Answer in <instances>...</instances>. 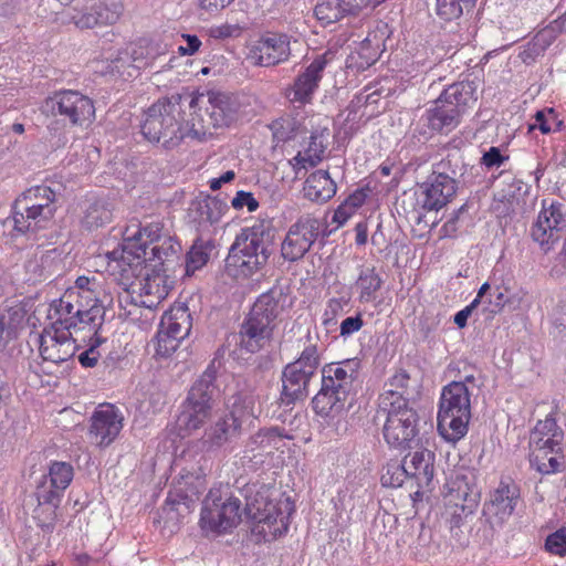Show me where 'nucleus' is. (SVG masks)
<instances>
[{
  "instance_id": "57",
  "label": "nucleus",
  "mask_w": 566,
  "mask_h": 566,
  "mask_svg": "<svg viewBox=\"0 0 566 566\" xmlns=\"http://www.w3.org/2000/svg\"><path fill=\"white\" fill-rule=\"evenodd\" d=\"M558 35L559 33L548 24L536 33L530 45V50L533 54L539 55L556 40Z\"/></svg>"
},
{
  "instance_id": "55",
  "label": "nucleus",
  "mask_w": 566,
  "mask_h": 566,
  "mask_svg": "<svg viewBox=\"0 0 566 566\" xmlns=\"http://www.w3.org/2000/svg\"><path fill=\"white\" fill-rule=\"evenodd\" d=\"M87 348L78 355V361L83 367L96 366L102 353L101 346L106 343L103 336L88 337Z\"/></svg>"
},
{
  "instance_id": "30",
  "label": "nucleus",
  "mask_w": 566,
  "mask_h": 566,
  "mask_svg": "<svg viewBox=\"0 0 566 566\" xmlns=\"http://www.w3.org/2000/svg\"><path fill=\"white\" fill-rule=\"evenodd\" d=\"M180 244L170 235L161 239L156 245L148 249L147 263H151L154 268L161 266V271L171 270V265L178 262Z\"/></svg>"
},
{
  "instance_id": "27",
  "label": "nucleus",
  "mask_w": 566,
  "mask_h": 566,
  "mask_svg": "<svg viewBox=\"0 0 566 566\" xmlns=\"http://www.w3.org/2000/svg\"><path fill=\"white\" fill-rule=\"evenodd\" d=\"M272 332L271 326L249 314L239 332L240 346L249 353H256L269 342Z\"/></svg>"
},
{
  "instance_id": "45",
  "label": "nucleus",
  "mask_w": 566,
  "mask_h": 566,
  "mask_svg": "<svg viewBox=\"0 0 566 566\" xmlns=\"http://www.w3.org/2000/svg\"><path fill=\"white\" fill-rule=\"evenodd\" d=\"M476 0H436V14L443 21H454L470 11Z\"/></svg>"
},
{
  "instance_id": "47",
  "label": "nucleus",
  "mask_w": 566,
  "mask_h": 566,
  "mask_svg": "<svg viewBox=\"0 0 566 566\" xmlns=\"http://www.w3.org/2000/svg\"><path fill=\"white\" fill-rule=\"evenodd\" d=\"M17 199L25 201L27 205L34 203L42 207L56 208V191L48 185L31 187Z\"/></svg>"
},
{
  "instance_id": "62",
  "label": "nucleus",
  "mask_w": 566,
  "mask_h": 566,
  "mask_svg": "<svg viewBox=\"0 0 566 566\" xmlns=\"http://www.w3.org/2000/svg\"><path fill=\"white\" fill-rule=\"evenodd\" d=\"M545 547L552 554L566 555V528H560L551 534L546 538Z\"/></svg>"
},
{
  "instance_id": "2",
  "label": "nucleus",
  "mask_w": 566,
  "mask_h": 566,
  "mask_svg": "<svg viewBox=\"0 0 566 566\" xmlns=\"http://www.w3.org/2000/svg\"><path fill=\"white\" fill-rule=\"evenodd\" d=\"M244 496L242 515L254 522L252 534L256 542H271L287 532L294 505L289 497L273 502L269 500V489L248 484L240 491Z\"/></svg>"
},
{
  "instance_id": "10",
  "label": "nucleus",
  "mask_w": 566,
  "mask_h": 566,
  "mask_svg": "<svg viewBox=\"0 0 566 566\" xmlns=\"http://www.w3.org/2000/svg\"><path fill=\"white\" fill-rule=\"evenodd\" d=\"M241 499L228 486L211 489L206 495L200 515V526L216 533H227L237 527L242 518Z\"/></svg>"
},
{
  "instance_id": "43",
  "label": "nucleus",
  "mask_w": 566,
  "mask_h": 566,
  "mask_svg": "<svg viewBox=\"0 0 566 566\" xmlns=\"http://www.w3.org/2000/svg\"><path fill=\"white\" fill-rule=\"evenodd\" d=\"M563 125V122L557 118L554 109L538 111L534 116V123L518 128L517 137L533 134L537 129L543 134L556 133L562 129Z\"/></svg>"
},
{
  "instance_id": "1",
  "label": "nucleus",
  "mask_w": 566,
  "mask_h": 566,
  "mask_svg": "<svg viewBox=\"0 0 566 566\" xmlns=\"http://www.w3.org/2000/svg\"><path fill=\"white\" fill-rule=\"evenodd\" d=\"M274 247V229L270 222L244 228L235 237L224 261V272L232 279H248L261 271Z\"/></svg>"
},
{
  "instance_id": "53",
  "label": "nucleus",
  "mask_w": 566,
  "mask_h": 566,
  "mask_svg": "<svg viewBox=\"0 0 566 566\" xmlns=\"http://www.w3.org/2000/svg\"><path fill=\"white\" fill-rule=\"evenodd\" d=\"M75 286L80 291V297L87 298V302L94 301V303H95V302H106L107 301L106 295H104L103 298H101V293L103 290H102L101 283L96 280L95 276H92V277L85 276V275L78 276L75 281Z\"/></svg>"
},
{
  "instance_id": "11",
  "label": "nucleus",
  "mask_w": 566,
  "mask_h": 566,
  "mask_svg": "<svg viewBox=\"0 0 566 566\" xmlns=\"http://www.w3.org/2000/svg\"><path fill=\"white\" fill-rule=\"evenodd\" d=\"M206 488L205 474L199 469L198 474L187 472L169 492L165 505L159 511V517L164 521L165 527L177 525L182 511H188L190 505L199 497Z\"/></svg>"
},
{
  "instance_id": "15",
  "label": "nucleus",
  "mask_w": 566,
  "mask_h": 566,
  "mask_svg": "<svg viewBox=\"0 0 566 566\" xmlns=\"http://www.w3.org/2000/svg\"><path fill=\"white\" fill-rule=\"evenodd\" d=\"M562 207L558 202H552L546 208L544 203L536 222L532 227L531 235L545 253L563 238L564 244L560 255L566 260V219L562 212Z\"/></svg>"
},
{
  "instance_id": "9",
  "label": "nucleus",
  "mask_w": 566,
  "mask_h": 566,
  "mask_svg": "<svg viewBox=\"0 0 566 566\" xmlns=\"http://www.w3.org/2000/svg\"><path fill=\"white\" fill-rule=\"evenodd\" d=\"M386 399L379 405V412L386 416L382 427V436L391 449L405 451L419 444V416L412 406L402 402L401 406L392 405ZM401 405V400L397 402Z\"/></svg>"
},
{
  "instance_id": "21",
  "label": "nucleus",
  "mask_w": 566,
  "mask_h": 566,
  "mask_svg": "<svg viewBox=\"0 0 566 566\" xmlns=\"http://www.w3.org/2000/svg\"><path fill=\"white\" fill-rule=\"evenodd\" d=\"M56 208L42 207L15 199L13 206V230L19 234H33L38 230L46 228L54 217Z\"/></svg>"
},
{
  "instance_id": "12",
  "label": "nucleus",
  "mask_w": 566,
  "mask_h": 566,
  "mask_svg": "<svg viewBox=\"0 0 566 566\" xmlns=\"http://www.w3.org/2000/svg\"><path fill=\"white\" fill-rule=\"evenodd\" d=\"M327 237L322 221L313 214H303L292 223L281 243V255L287 262L302 260L319 237Z\"/></svg>"
},
{
  "instance_id": "5",
  "label": "nucleus",
  "mask_w": 566,
  "mask_h": 566,
  "mask_svg": "<svg viewBox=\"0 0 566 566\" xmlns=\"http://www.w3.org/2000/svg\"><path fill=\"white\" fill-rule=\"evenodd\" d=\"M470 387L452 381L441 392L438 411V430L448 441H458L468 432L471 419Z\"/></svg>"
},
{
  "instance_id": "24",
  "label": "nucleus",
  "mask_w": 566,
  "mask_h": 566,
  "mask_svg": "<svg viewBox=\"0 0 566 566\" xmlns=\"http://www.w3.org/2000/svg\"><path fill=\"white\" fill-rule=\"evenodd\" d=\"M287 300L283 287L274 286L258 297L249 314L273 328L274 321L287 306Z\"/></svg>"
},
{
  "instance_id": "23",
  "label": "nucleus",
  "mask_w": 566,
  "mask_h": 566,
  "mask_svg": "<svg viewBox=\"0 0 566 566\" xmlns=\"http://www.w3.org/2000/svg\"><path fill=\"white\" fill-rule=\"evenodd\" d=\"M518 499L514 485L501 483L491 495L490 501L483 505V517L495 520L496 524H504L513 514Z\"/></svg>"
},
{
  "instance_id": "29",
  "label": "nucleus",
  "mask_w": 566,
  "mask_h": 566,
  "mask_svg": "<svg viewBox=\"0 0 566 566\" xmlns=\"http://www.w3.org/2000/svg\"><path fill=\"white\" fill-rule=\"evenodd\" d=\"M207 99L210 105L207 111L216 126H228L237 118L238 103L234 97L226 93L208 92Z\"/></svg>"
},
{
  "instance_id": "20",
  "label": "nucleus",
  "mask_w": 566,
  "mask_h": 566,
  "mask_svg": "<svg viewBox=\"0 0 566 566\" xmlns=\"http://www.w3.org/2000/svg\"><path fill=\"white\" fill-rule=\"evenodd\" d=\"M290 36L284 33H268L251 48L249 57L260 66H272L285 62L291 55Z\"/></svg>"
},
{
  "instance_id": "25",
  "label": "nucleus",
  "mask_w": 566,
  "mask_h": 566,
  "mask_svg": "<svg viewBox=\"0 0 566 566\" xmlns=\"http://www.w3.org/2000/svg\"><path fill=\"white\" fill-rule=\"evenodd\" d=\"M434 453L428 449L408 453L403 458L410 479L416 481L419 489L430 488L434 476Z\"/></svg>"
},
{
  "instance_id": "13",
  "label": "nucleus",
  "mask_w": 566,
  "mask_h": 566,
  "mask_svg": "<svg viewBox=\"0 0 566 566\" xmlns=\"http://www.w3.org/2000/svg\"><path fill=\"white\" fill-rule=\"evenodd\" d=\"M109 259L112 275L125 290L136 285L147 264V255L136 240H124L122 249L112 251Z\"/></svg>"
},
{
  "instance_id": "31",
  "label": "nucleus",
  "mask_w": 566,
  "mask_h": 566,
  "mask_svg": "<svg viewBox=\"0 0 566 566\" xmlns=\"http://www.w3.org/2000/svg\"><path fill=\"white\" fill-rule=\"evenodd\" d=\"M160 326L172 337L185 339L192 328V317L185 304L172 306L163 317Z\"/></svg>"
},
{
  "instance_id": "40",
  "label": "nucleus",
  "mask_w": 566,
  "mask_h": 566,
  "mask_svg": "<svg viewBox=\"0 0 566 566\" xmlns=\"http://www.w3.org/2000/svg\"><path fill=\"white\" fill-rule=\"evenodd\" d=\"M163 229L164 226L161 222H149L132 233L127 229L124 240H136L140 249L145 251V255H147L150 247L156 245L157 242H160L161 239L168 235L163 233Z\"/></svg>"
},
{
  "instance_id": "58",
  "label": "nucleus",
  "mask_w": 566,
  "mask_h": 566,
  "mask_svg": "<svg viewBox=\"0 0 566 566\" xmlns=\"http://www.w3.org/2000/svg\"><path fill=\"white\" fill-rule=\"evenodd\" d=\"M390 35V30L387 23L378 22L374 30H371L363 42L376 51L384 52L386 49V41Z\"/></svg>"
},
{
  "instance_id": "22",
  "label": "nucleus",
  "mask_w": 566,
  "mask_h": 566,
  "mask_svg": "<svg viewBox=\"0 0 566 566\" xmlns=\"http://www.w3.org/2000/svg\"><path fill=\"white\" fill-rule=\"evenodd\" d=\"M90 433L98 447H108L123 429L124 417L114 405H101L92 416Z\"/></svg>"
},
{
  "instance_id": "44",
  "label": "nucleus",
  "mask_w": 566,
  "mask_h": 566,
  "mask_svg": "<svg viewBox=\"0 0 566 566\" xmlns=\"http://www.w3.org/2000/svg\"><path fill=\"white\" fill-rule=\"evenodd\" d=\"M214 245L210 241L197 240L190 251L187 253L185 271L187 275H192L207 264L210 253Z\"/></svg>"
},
{
  "instance_id": "51",
  "label": "nucleus",
  "mask_w": 566,
  "mask_h": 566,
  "mask_svg": "<svg viewBox=\"0 0 566 566\" xmlns=\"http://www.w3.org/2000/svg\"><path fill=\"white\" fill-rule=\"evenodd\" d=\"M98 18L99 25H112L118 21L123 13V4L119 0H106L93 6Z\"/></svg>"
},
{
  "instance_id": "18",
  "label": "nucleus",
  "mask_w": 566,
  "mask_h": 566,
  "mask_svg": "<svg viewBox=\"0 0 566 566\" xmlns=\"http://www.w3.org/2000/svg\"><path fill=\"white\" fill-rule=\"evenodd\" d=\"M327 65L325 55L316 56L308 65L301 71L286 90V97L292 104L303 106L312 102L316 90L323 78Z\"/></svg>"
},
{
  "instance_id": "7",
  "label": "nucleus",
  "mask_w": 566,
  "mask_h": 566,
  "mask_svg": "<svg viewBox=\"0 0 566 566\" xmlns=\"http://www.w3.org/2000/svg\"><path fill=\"white\" fill-rule=\"evenodd\" d=\"M475 102V86L472 82L449 85L437 98L434 108L428 112V126L434 132L448 134L459 125L460 117Z\"/></svg>"
},
{
  "instance_id": "26",
  "label": "nucleus",
  "mask_w": 566,
  "mask_h": 566,
  "mask_svg": "<svg viewBox=\"0 0 566 566\" xmlns=\"http://www.w3.org/2000/svg\"><path fill=\"white\" fill-rule=\"evenodd\" d=\"M564 440V431L558 427L556 419L548 415L544 420H539L531 433V449L551 450L560 452Z\"/></svg>"
},
{
  "instance_id": "3",
  "label": "nucleus",
  "mask_w": 566,
  "mask_h": 566,
  "mask_svg": "<svg viewBox=\"0 0 566 566\" xmlns=\"http://www.w3.org/2000/svg\"><path fill=\"white\" fill-rule=\"evenodd\" d=\"M360 366L358 358H352L323 367L322 386L312 400L313 409L317 415L328 417L344 410L347 398L355 391Z\"/></svg>"
},
{
  "instance_id": "50",
  "label": "nucleus",
  "mask_w": 566,
  "mask_h": 566,
  "mask_svg": "<svg viewBox=\"0 0 566 566\" xmlns=\"http://www.w3.org/2000/svg\"><path fill=\"white\" fill-rule=\"evenodd\" d=\"M314 13L317 20L325 25L335 23L346 15L340 0H324L316 4Z\"/></svg>"
},
{
  "instance_id": "19",
  "label": "nucleus",
  "mask_w": 566,
  "mask_h": 566,
  "mask_svg": "<svg viewBox=\"0 0 566 566\" xmlns=\"http://www.w3.org/2000/svg\"><path fill=\"white\" fill-rule=\"evenodd\" d=\"M39 352L44 364L60 366L73 358L76 353V339L72 333L52 328L44 329L38 337Z\"/></svg>"
},
{
  "instance_id": "39",
  "label": "nucleus",
  "mask_w": 566,
  "mask_h": 566,
  "mask_svg": "<svg viewBox=\"0 0 566 566\" xmlns=\"http://www.w3.org/2000/svg\"><path fill=\"white\" fill-rule=\"evenodd\" d=\"M274 142H291L296 138L305 140L307 137L303 136V132L307 129L306 125H302L293 116H284L274 120L270 125Z\"/></svg>"
},
{
  "instance_id": "52",
  "label": "nucleus",
  "mask_w": 566,
  "mask_h": 566,
  "mask_svg": "<svg viewBox=\"0 0 566 566\" xmlns=\"http://www.w3.org/2000/svg\"><path fill=\"white\" fill-rule=\"evenodd\" d=\"M405 461H392L386 467L385 473L381 475V484L389 488H399L406 479H410Z\"/></svg>"
},
{
  "instance_id": "46",
  "label": "nucleus",
  "mask_w": 566,
  "mask_h": 566,
  "mask_svg": "<svg viewBox=\"0 0 566 566\" xmlns=\"http://www.w3.org/2000/svg\"><path fill=\"white\" fill-rule=\"evenodd\" d=\"M78 307L80 305L75 306L70 301L61 298L59 304L54 307L56 319L52 324V328L72 333V328L75 327L76 317L78 315Z\"/></svg>"
},
{
  "instance_id": "32",
  "label": "nucleus",
  "mask_w": 566,
  "mask_h": 566,
  "mask_svg": "<svg viewBox=\"0 0 566 566\" xmlns=\"http://www.w3.org/2000/svg\"><path fill=\"white\" fill-rule=\"evenodd\" d=\"M214 382L216 371L209 367L191 386L186 399L201 403L203 408L212 411L214 396L218 392Z\"/></svg>"
},
{
  "instance_id": "63",
  "label": "nucleus",
  "mask_w": 566,
  "mask_h": 566,
  "mask_svg": "<svg viewBox=\"0 0 566 566\" xmlns=\"http://www.w3.org/2000/svg\"><path fill=\"white\" fill-rule=\"evenodd\" d=\"M73 23L78 29H93L95 27H98V18L95 14V10L93 7L90 8L86 12H77L76 14L72 15Z\"/></svg>"
},
{
  "instance_id": "64",
  "label": "nucleus",
  "mask_w": 566,
  "mask_h": 566,
  "mask_svg": "<svg viewBox=\"0 0 566 566\" xmlns=\"http://www.w3.org/2000/svg\"><path fill=\"white\" fill-rule=\"evenodd\" d=\"M231 205L237 210L247 207L248 211L250 212H253L259 208V202L253 197V195L243 190L237 192L235 197L231 201Z\"/></svg>"
},
{
  "instance_id": "37",
  "label": "nucleus",
  "mask_w": 566,
  "mask_h": 566,
  "mask_svg": "<svg viewBox=\"0 0 566 566\" xmlns=\"http://www.w3.org/2000/svg\"><path fill=\"white\" fill-rule=\"evenodd\" d=\"M384 281L374 266H363L356 281L359 291L360 303H370L377 298V292L381 289Z\"/></svg>"
},
{
  "instance_id": "8",
  "label": "nucleus",
  "mask_w": 566,
  "mask_h": 566,
  "mask_svg": "<svg viewBox=\"0 0 566 566\" xmlns=\"http://www.w3.org/2000/svg\"><path fill=\"white\" fill-rule=\"evenodd\" d=\"M205 97H207V94L186 91L158 99L146 113V119L140 126L143 136L147 142H160L161 138H164V142H171L172 136H168V132L176 120L177 107L182 101H188L189 107L196 111L200 107Z\"/></svg>"
},
{
  "instance_id": "38",
  "label": "nucleus",
  "mask_w": 566,
  "mask_h": 566,
  "mask_svg": "<svg viewBox=\"0 0 566 566\" xmlns=\"http://www.w3.org/2000/svg\"><path fill=\"white\" fill-rule=\"evenodd\" d=\"M324 154V144H308L307 149L298 151L296 156L289 160L295 178L304 177L310 168H314L323 160Z\"/></svg>"
},
{
  "instance_id": "28",
  "label": "nucleus",
  "mask_w": 566,
  "mask_h": 566,
  "mask_svg": "<svg viewBox=\"0 0 566 566\" xmlns=\"http://www.w3.org/2000/svg\"><path fill=\"white\" fill-rule=\"evenodd\" d=\"M105 319V302H95L88 308H84L81 303L78 307V315L76 317L75 327L72 331L77 334L86 332L81 338L85 342L88 337L101 336L99 331Z\"/></svg>"
},
{
  "instance_id": "54",
  "label": "nucleus",
  "mask_w": 566,
  "mask_h": 566,
  "mask_svg": "<svg viewBox=\"0 0 566 566\" xmlns=\"http://www.w3.org/2000/svg\"><path fill=\"white\" fill-rule=\"evenodd\" d=\"M450 499L451 501H458L459 505H463L468 513H474L480 503V493L464 484L463 486L460 485L455 493L450 495Z\"/></svg>"
},
{
  "instance_id": "60",
  "label": "nucleus",
  "mask_w": 566,
  "mask_h": 566,
  "mask_svg": "<svg viewBox=\"0 0 566 566\" xmlns=\"http://www.w3.org/2000/svg\"><path fill=\"white\" fill-rule=\"evenodd\" d=\"M499 527H502V524H496L495 520L483 517L480 520V526L473 537L481 545L491 544Z\"/></svg>"
},
{
  "instance_id": "4",
  "label": "nucleus",
  "mask_w": 566,
  "mask_h": 566,
  "mask_svg": "<svg viewBox=\"0 0 566 566\" xmlns=\"http://www.w3.org/2000/svg\"><path fill=\"white\" fill-rule=\"evenodd\" d=\"M255 397L247 391L232 395L227 403V412L218 417L196 446L201 452H214L240 437L243 423L256 418Z\"/></svg>"
},
{
  "instance_id": "56",
  "label": "nucleus",
  "mask_w": 566,
  "mask_h": 566,
  "mask_svg": "<svg viewBox=\"0 0 566 566\" xmlns=\"http://www.w3.org/2000/svg\"><path fill=\"white\" fill-rule=\"evenodd\" d=\"M315 172L317 179V198H314V202H326L336 193V184L329 177L328 171L318 170Z\"/></svg>"
},
{
  "instance_id": "49",
  "label": "nucleus",
  "mask_w": 566,
  "mask_h": 566,
  "mask_svg": "<svg viewBox=\"0 0 566 566\" xmlns=\"http://www.w3.org/2000/svg\"><path fill=\"white\" fill-rule=\"evenodd\" d=\"M302 125H306L307 129L303 132V136L310 142L318 139H327L331 136V128L333 120L323 114L312 116L307 122H303Z\"/></svg>"
},
{
  "instance_id": "34",
  "label": "nucleus",
  "mask_w": 566,
  "mask_h": 566,
  "mask_svg": "<svg viewBox=\"0 0 566 566\" xmlns=\"http://www.w3.org/2000/svg\"><path fill=\"white\" fill-rule=\"evenodd\" d=\"M163 280L159 276L150 277L148 273L138 281V298L143 307L156 308L167 296L165 286L161 285Z\"/></svg>"
},
{
  "instance_id": "61",
  "label": "nucleus",
  "mask_w": 566,
  "mask_h": 566,
  "mask_svg": "<svg viewBox=\"0 0 566 566\" xmlns=\"http://www.w3.org/2000/svg\"><path fill=\"white\" fill-rule=\"evenodd\" d=\"M122 287V292H118L117 293V303H118V307L120 310L119 312V317H124V318H128L129 316H132L134 314V312L129 308V306L136 308L137 306H140L139 304V298L138 296L137 297H134L133 294L130 293V289H126L125 290V286H120Z\"/></svg>"
},
{
  "instance_id": "59",
  "label": "nucleus",
  "mask_w": 566,
  "mask_h": 566,
  "mask_svg": "<svg viewBox=\"0 0 566 566\" xmlns=\"http://www.w3.org/2000/svg\"><path fill=\"white\" fill-rule=\"evenodd\" d=\"M156 354L161 357L171 355L179 346L181 339L172 337L170 333L164 329L161 326L156 335Z\"/></svg>"
},
{
  "instance_id": "6",
  "label": "nucleus",
  "mask_w": 566,
  "mask_h": 566,
  "mask_svg": "<svg viewBox=\"0 0 566 566\" xmlns=\"http://www.w3.org/2000/svg\"><path fill=\"white\" fill-rule=\"evenodd\" d=\"M321 365L317 337L313 338L307 332L304 347L292 363H289L282 371L281 401L285 406L303 400L308 396V385Z\"/></svg>"
},
{
  "instance_id": "41",
  "label": "nucleus",
  "mask_w": 566,
  "mask_h": 566,
  "mask_svg": "<svg viewBox=\"0 0 566 566\" xmlns=\"http://www.w3.org/2000/svg\"><path fill=\"white\" fill-rule=\"evenodd\" d=\"M25 318V311L21 306L9 307L0 315V345L17 337L22 328Z\"/></svg>"
},
{
  "instance_id": "48",
  "label": "nucleus",
  "mask_w": 566,
  "mask_h": 566,
  "mask_svg": "<svg viewBox=\"0 0 566 566\" xmlns=\"http://www.w3.org/2000/svg\"><path fill=\"white\" fill-rule=\"evenodd\" d=\"M227 210V202L218 197H207L205 200L198 202V214L200 219L210 224L219 222Z\"/></svg>"
},
{
  "instance_id": "14",
  "label": "nucleus",
  "mask_w": 566,
  "mask_h": 566,
  "mask_svg": "<svg viewBox=\"0 0 566 566\" xmlns=\"http://www.w3.org/2000/svg\"><path fill=\"white\" fill-rule=\"evenodd\" d=\"M54 115L67 120L71 127L88 128L95 119L93 101L77 91H63L46 101Z\"/></svg>"
},
{
  "instance_id": "42",
  "label": "nucleus",
  "mask_w": 566,
  "mask_h": 566,
  "mask_svg": "<svg viewBox=\"0 0 566 566\" xmlns=\"http://www.w3.org/2000/svg\"><path fill=\"white\" fill-rule=\"evenodd\" d=\"M113 219V209L105 200H95L91 202L82 218V224L92 230L108 224Z\"/></svg>"
},
{
  "instance_id": "36",
  "label": "nucleus",
  "mask_w": 566,
  "mask_h": 566,
  "mask_svg": "<svg viewBox=\"0 0 566 566\" xmlns=\"http://www.w3.org/2000/svg\"><path fill=\"white\" fill-rule=\"evenodd\" d=\"M563 450L560 452H554L551 450L543 449H531L530 464L541 474H552L560 472L564 468Z\"/></svg>"
},
{
  "instance_id": "17",
  "label": "nucleus",
  "mask_w": 566,
  "mask_h": 566,
  "mask_svg": "<svg viewBox=\"0 0 566 566\" xmlns=\"http://www.w3.org/2000/svg\"><path fill=\"white\" fill-rule=\"evenodd\" d=\"M74 475L73 467L63 461H54L49 467L48 474L38 482L35 495L40 505L48 504L56 509L64 491L71 484Z\"/></svg>"
},
{
  "instance_id": "35",
  "label": "nucleus",
  "mask_w": 566,
  "mask_h": 566,
  "mask_svg": "<svg viewBox=\"0 0 566 566\" xmlns=\"http://www.w3.org/2000/svg\"><path fill=\"white\" fill-rule=\"evenodd\" d=\"M210 416L211 410L203 408L201 403L185 399L178 417L179 429L188 433L196 431L206 423Z\"/></svg>"
},
{
  "instance_id": "33",
  "label": "nucleus",
  "mask_w": 566,
  "mask_h": 566,
  "mask_svg": "<svg viewBox=\"0 0 566 566\" xmlns=\"http://www.w3.org/2000/svg\"><path fill=\"white\" fill-rule=\"evenodd\" d=\"M410 377L405 370H400L396 373L387 382V389L379 396L378 406L382 405L385 399L388 402L395 401L398 402L401 400V403L405 402L407 406H411L410 401L415 397L413 389L409 386ZM395 406H399L398 403H394Z\"/></svg>"
},
{
  "instance_id": "16",
  "label": "nucleus",
  "mask_w": 566,
  "mask_h": 566,
  "mask_svg": "<svg viewBox=\"0 0 566 566\" xmlns=\"http://www.w3.org/2000/svg\"><path fill=\"white\" fill-rule=\"evenodd\" d=\"M447 163L440 161L426 181L419 185L418 203L423 210L439 211L446 207L457 193V181L446 174Z\"/></svg>"
}]
</instances>
